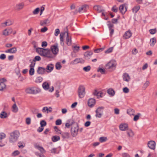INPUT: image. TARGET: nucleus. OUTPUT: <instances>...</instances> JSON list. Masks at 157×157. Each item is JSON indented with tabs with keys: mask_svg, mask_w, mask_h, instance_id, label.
<instances>
[{
	"mask_svg": "<svg viewBox=\"0 0 157 157\" xmlns=\"http://www.w3.org/2000/svg\"><path fill=\"white\" fill-rule=\"evenodd\" d=\"M36 51L41 56L49 58H53L58 53V44H56L51 46V49L38 48L36 49Z\"/></svg>",
	"mask_w": 157,
	"mask_h": 157,
	"instance_id": "1",
	"label": "nucleus"
},
{
	"mask_svg": "<svg viewBox=\"0 0 157 157\" xmlns=\"http://www.w3.org/2000/svg\"><path fill=\"white\" fill-rule=\"evenodd\" d=\"M67 33V36L66 38V41L65 42H66V44L68 46H70L71 44V36H70L69 35L67 31H65V32L64 33H61L60 35V42L62 43H61V44H64L63 42V36L64 35L65 33Z\"/></svg>",
	"mask_w": 157,
	"mask_h": 157,
	"instance_id": "2",
	"label": "nucleus"
},
{
	"mask_svg": "<svg viewBox=\"0 0 157 157\" xmlns=\"http://www.w3.org/2000/svg\"><path fill=\"white\" fill-rule=\"evenodd\" d=\"M40 92L41 90L38 87L35 86L29 87L25 89V92L28 94H36Z\"/></svg>",
	"mask_w": 157,
	"mask_h": 157,
	"instance_id": "3",
	"label": "nucleus"
},
{
	"mask_svg": "<svg viewBox=\"0 0 157 157\" xmlns=\"http://www.w3.org/2000/svg\"><path fill=\"white\" fill-rule=\"evenodd\" d=\"M9 137V141L10 143H14L16 142L18 139L20 133L18 131L16 130L10 133Z\"/></svg>",
	"mask_w": 157,
	"mask_h": 157,
	"instance_id": "4",
	"label": "nucleus"
},
{
	"mask_svg": "<svg viewBox=\"0 0 157 157\" xmlns=\"http://www.w3.org/2000/svg\"><path fill=\"white\" fill-rule=\"evenodd\" d=\"M117 63L116 61L114 60H112L109 62L106 65V68L111 70H114L116 66Z\"/></svg>",
	"mask_w": 157,
	"mask_h": 157,
	"instance_id": "5",
	"label": "nucleus"
},
{
	"mask_svg": "<svg viewBox=\"0 0 157 157\" xmlns=\"http://www.w3.org/2000/svg\"><path fill=\"white\" fill-rule=\"evenodd\" d=\"M85 88L83 86H80L78 89V94L79 97L82 98H83L85 95Z\"/></svg>",
	"mask_w": 157,
	"mask_h": 157,
	"instance_id": "6",
	"label": "nucleus"
},
{
	"mask_svg": "<svg viewBox=\"0 0 157 157\" xmlns=\"http://www.w3.org/2000/svg\"><path fill=\"white\" fill-rule=\"evenodd\" d=\"M104 108L103 107H98L97 109L95 111L96 114L95 116L96 117L98 118L101 117Z\"/></svg>",
	"mask_w": 157,
	"mask_h": 157,
	"instance_id": "7",
	"label": "nucleus"
},
{
	"mask_svg": "<svg viewBox=\"0 0 157 157\" xmlns=\"http://www.w3.org/2000/svg\"><path fill=\"white\" fill-rule=\"evenodd\" d=\"M78 129V127L77 125L75 127H72L71 128V133L73 137H75L77 136Z\"/></svg>",
	"mask_w": 157,
	"mask_h": 157,
	"instance_id": "8",
	"label": "nucleus"
},
{
	"mask_svg": "<svg viewBox=\"0 0 157 157\" xmlns=\"http://www.w3.org/2000/svg\"><path fill=\"white\" fill-rule=\"evenodd\" d=\"M85 62V61L82 58H77L74 60L71 61V64H76L79 63H83Z\"/></svg>",
	"mask_w": 157,
	"mask_h": 157,
	"instance_id": "9",
	"label": "nucleus"
},
{
	"mask_svg": "<svg viewBox=\"0 0 157 157\" xmlns=\"http://www.w3.org/2000/svg\"><path fill=\"white\" fill-rule=\"evenodd\" d=\"M126 6V4H124L120 5L119 6V10L122 14H124L127 10V7Z\"/></svg>",
	"mask_w": 157,
	"mask_h": 157,
	"instance_id": "10",
	"label": "nucleus"
},
{
	"mask_svg": "<svg viewBox=\"0 0 157 157\" xmlns=\"http://www.w3.org/2000/svg\"><path fill=\"white\" fill-rule=\"evenodd\" d=\"M59 133L62 137L64 139H68L70 137V134L69 133L67 132H63L60 130H59L58 132Z\"/></svg>",
	"mask_w": 157,
	"mask_h": 157,
	"instance_id": "11",
	"label": "nucleus"
},
{
	"mask_svg": "<svg viewBox=\"0 0 157 157\" xmlns=\"http://www.w3.org/2000/svg\"><path fill=\"white\" fill-rule=\"evenodd\" d=\"M88 6L86 5H84L82 6L81 7L79 8L78 10V12L80 13L83 12H85L86 11V10L88 8Z\"/></svg>",
	"mask_w": 157,
	"mask_h": 157,
	"instance_id": "12",
	"label": "nucleus"
},
{
	"mask_svg": "<svg viewBox=\"0 0 157 157\" xmlns=\"http://www.w3.org/2000/svg\"><path fill=\"white\" fill-rule=\"evenodd\" d=\"M13 20L8 19L5 22L2 23V24L3 27H5L6 26H10L13 24Z\"/></svg>",
	"mask_w": 157,
	"mask_h": 157,
	"instance_id": "13",
	"label": "nucleus"
},
{
	"mask_svg": "<svg viewBox=\"0 0 157 157\" xmlns=\"http://www.w3.org/2000/svg\"><path fill=\"white\" fill-rule=\"evenodd\" d=\"M96 101L94 98H90L88 101V105L91 108L93 107L95 104Z\"/></svg>",
	"mask_w": 157,
	"mask_h": 157,
	"instance_id": "14",
	"label": "nucleus"
},
{
	"mask_svg": "<svg viewBox=\"0 0 157 157\" xmlns=\"http://www.w3.org/2000/svg\"><path fill=\"white\" fill-rule=\"evenodd\" d=\"M148 147L151 149H154L155 147V143L154 141H149L147 143Z\"/></svg>",
	"mask_w": 157,
	"mask_h": 157,
	"instance_id": "15",
	"label": "nucleus"
},
{
	"mask_svg": "<svg viewBox=\"0 0 157 157\" xmlns=\"http://www.w3.org/2000/svg\"><path fill=\"white\" fill-rule=\"evenodd\" d=\"M17 51V48L14 47L6 50L5 52L6 53H15Z\"/></svg>",
	"mask_w": 157,
	"mask_h": 157,
	"instance_id": "16",
	"label": "nucleus"
},
{
	"mask_svg": "<svg viewBox=\"0 0 157 157\" xmlns=\"http://www.w3.org/2000/svg\"><path fill=\"white\" fill-rule=\"evenodd\" d=\"M123 80L127 82H128L130 79V77L129 75L127 73H124L123 75Z\"/></svg>",
	"mask_w": 157,
	"mask_h": 157,
	"instance_id": "17",
	"label": "nucleus"
},
{
	"mask_svg": "<svg viewBox=\"0 0 157 157\" xmlns=\"http://www.w3.org/2000/svg\"><path fill=\"white\" fill-rule=\"evenodd\" d=\"M45 69L43 67H39L37 72L38 74H43L45 72Z\"/></svg>",
	"mask_w": 157,
	"mask_h": 157,
	"instance_id": "18",
	"label": "nucleus"
},
{
	"mask_svg": "<svg viewBox=\"0 0 157 157\" xmlns=\"http://www.w3.org/2000/svg\"><path fill=\"white\" fill-rule=\"evenodd\" d=\"M34 147L35 148H37L42 153H45V151L44 148L42 147L39 146L38 144H36L34 145Z\"/></svg>",
	"mask_w": 157,
	"mask_h": 157,
	"instance_id": "19",
	"label": "nucleus"
},
{
	"mask_svg": "<svg viewBox=\"0 0 157 157\" xmlns=\"http://www.w3.org/2000/svg\"><path fill=\"white\" fill-rule=\"evenodd\" d=\"M24 6V3H20L16 5V9L18 10H20L23 8Z\"/></svg>",
	"mask_w": 157,
	"mask_h": 157,
	"instance_id": "20",
	"label": "nucleus"
},
{
	"mask_svg": "<svg viewBox=\"0 0 157 157\" xmlns=\"http://www.w3.org/2000/svg\"><path fill=\"white\" fill-rule=\"evenodd\" d=\"M92 54V52L91 51H87L85 52L84 54L85 59H87L88 58H89Z\"/></svg>",
	"mask_w": 157,
	"mask_h": 157,
	"instance_id": "21",
	"label": "nucleus"
},
{
	"mask_svg": "<svg viewBox=\"0 0 157 157\" xmlns=\"http://www.w3.org/2000/svg\"><path fill=\"white\" fill-rule=\"evenodd\" d=\"M6 137V135L4 133L2 132L0 133V146L2 147L3 146L2 142V140L5 138Z\"/></svg>",
	"mask_w": 157,
	"mask_h": 157,
	"instance_id": "22",
	"label": "nucleus"
},
{
	"mask_svg": "<svg viewBox=\"0 0 157 157\" xmlns=\"http://www.w3.org/2000/svg\"><path fill=\"white\" fill-rule=\"evenodd\" d=\"M128 126L126 124H121L119 126V128L121 131H125L128 128Z\"/></svg>",
	"mask_w": 157,
	"mask_h": 157,
	"instance_id": "23",
	"label": "nucleus"
},
{
	"mask_svg": "<svg viewBox=\"0 0 157 157\" xmlns=\"http://www.w3.org/2000/svg\"><path fill=\"white\" fill-rule=\"evenodd\" d=\"M50 23V21L48 19H46L43 21H41L40 25L41 26H44L45 25L49 24Z\"/></svg>",
	"mask_w": 157,
	"mask_h": 157,
	"instance_id": "24",
	"label": "nucleus"
},
{
	"mask_svg": "<svg viewBox=\"0 0 157 157\" xmlns=\"http://www.w3.org/2000/svg\"><path fill=\"white\" fill-rule=\"evenodd\" d=\"M132 36V33L130 31L126 32L124 34V37L125 39H128L130 38Z\"/></svg>",
	"mask_w": 157,
	"mask_h": 157,
	"instance_id": "25",
	"label": "nucleus"
},
{
	"mask_svg": "<svg viewBox=\"0 0 157 157\" xmlns=\"http://www.w3.org/2000/svg\"><path fill=\"white\" fill-rule=\"evenodd\" d=\"M54 68V66L52 64H48L46 67L45 69L49 71H48V72H51L52 71Z\"/></svg>",
	"mask_w": 157,
	"mask_h": 157,
	"instance_id": "26",
	"label": "nucleus"
},
{
	"mask_svg": "<svg viewBox=\"0 0 157 157\" xmlns=\"http://www.w3.org/2000/svg\"><path fill=\"white\" fill-rule=\"evenodd\" d=\"M42 86L44 90H47L49 89L50 85L48 82H45L43 83Z\"/></svg>",
	"mask_w": 157,
	"mask_h": 157,
	"instance_id": "27",
	"label": "nucleus"
},
{
	"mask_svg": "<svg viewBox=\"0 0 157 157\" xmlns=\"http://www.w3.org/2000/svg\"><path fill=\"white\" fill-rule=\"evenodd\" d=\"M47 111V113H51L52 112V108L51 107H49L48 108L47 107H44L42 109V111L45 112Z\"/></svg>",
	"mask_w": 157,
	"mask_h": 157,
	"instance_id": "28",
	"label": "nucleus"
},
{
	"mask_svg": "<svg viewBox=\"0 0 157 157\" xmlns=\"http://www.w3.org/2000/svg\"><path fill=\"white\" fill-rule=\"evenodd\" d=\"M156 43V39L155 37H153L150 40V45L151 46H153Z\"/></svg>",
	"mask_w": 157,
	"mask_h": 157,
	"instance_id": "29",
	"label": "nucleus"
},
{
	"mask_svg": "<svg viewBox=\"0 0 157 157\" xmlns=\"http://www.w3.org/2000/svg\"><path fill=\"white\" fill-rule=\"evenodd\" d=\"M0 117L1 118H5L7 117V113L5 111H2L0 114Z\"/></svg>",
	"mask_w": 157,
	"mask_h": 157,
	"instance_id": "30",
	"label": "nucleus"
},
{
	"mask_svg": "<svg viewBox=\"0 0 157 157\" xmlns=\"http://www.w3.org/2000/svg\"><path fill=\"white\" fill-rule=\"evenodd\" d=\"M6 88V85L4 82L0 83V90L2 91Z\"/></svg>",
	"mask_w": 157,
	"mask_h": 157,
	"instance_id": "31",
	"label": "nucleus"
},
{
	"mask_svg": "<svg viewBox=\"0 0 157 157\" xmlns=\"http://www.w3.org/2000/svg\"><path fill=\"white\" fill-rule=\"evenodd\" d=\"M140 9V6H136L132 9V11L133 13H136Z\"/></svg>",
	"mask_w": 157,
	"mask_h": 157,
	"instance_id": "32",
	"label": "nucleus"
},
{
	"mask_svg": "<svg viewBox=\"0 0 157 157\" xmlns=\"http://www.w3.org/2000/svg\"><path fill=\"white\" fill-rule=\"evenodd\" d=\"M127 134L130 137H132L134 136V133L132 130L130 129L127 132Z\"/></svg>",
	"mask_w": 157,
	"mask_h": 157,
	"instance_id": "33",
	"label": "nucleus"
},
{
	"mask_svg": "<svg viewBox=\"0 0 157 157\" xmlns=\"http://www.w3.org/2000/svg\"><path fill=\"white\" fill-rule=\"evenodd\" d=\"M108 93L112 96H113L114 95L115 92L114 90L112 89H109L107 90Z\"/></svg>",
	"mask_w": 157,
	"mask_h": 157,
	"instance_id": "34",
	"label": "nucleus"
},
{
	"mask_svg": "<svg viewBox=\"0 0 157 157\" xmlns=\"http://www.w3.org/2000/svg\"><path fill=\"white\" fill-rule=\"evenodd\" d=\"M94 9L98 12H101L102 11V10L101 9V7L99 6H94Z\"/></svg>",
	"mask_w": 157,
	"mask_h": 157,
	"instance_id": "35",
	"label": "nucleus"
},
{
	"mask_svg": "<svg viewBox=\"0 0 157 157\" xmlns=\"http://www.w3.org/2000/svg\"><path fill=\"white\" fill-rule=\"evenodd\" d=\"M60 140V137L59 136H55L52 137V141L53 142H56Z\"/></svg>",
	"mask_w": 157,
	"mask_h": 157,
	"instance_id": "36",
	"label": "nucleus"
},
{
	"mask_svg": "<svg viewBox=\"0 0 157 157\" xmlns=\"http://www.w3.org/2000/svg\"><path fill=\"white\" fill-rule=\"evenodd\" d=\"M18 111V108L16 104L15 103L12 106V111L14 113H16Z\"/></svg>",
	"mask_w": 157,
	"mask_h": 157,
	"instance_id": "37",
	"label": "nucleus"
},
{
	"mask_svg": "<svg viewBox=\"0 0 157 157\" xmlns=\"http://www.w3.org/2000/svg\"><path fill=\"white\" fill-rule=\"evenodd\" d=\"M134 110L132 109H129L127 110V113L130 115H133Z\"/></svg>",
	"mask_w": 157,
	"mask_h": 157,
	"instance_id": "38",
	"label": "nucleus"
},
{
	"mask_svg": "<svg viewBox=\"0 0 157 157\" xmlns=\"http://www.w3.org/2000/svg\"><path fill=\"white\" fill-rule=\"evenodd\" d=\"M56 68L57 70H60L62 68V66L60 62H57L56 64Z\"/></svg>",
	"mask_w": 157,
	"mask_h": 157,
	"instance_id": "39",
	"label": "nucleus"
},
{
	"mask_svg": "<svg viewBox=\"0 0 157 157\" xmlns=\"http://www.w3.org/2000/svg\"><path fill=\"white\" fill-rule=\"evenodd\" d=\"M40 124L41 127H44L46 125L47 123L44 120H42L40 121Z\"/></svg>",
	"mask_w": 157,
	"mask_h": 157,
	"instance_id": "40",
	"label": "nucleus"
},
{
	"mask_svg": "<svg viewBox=\"0 0 157 157\" xmlns=\"http://www.w3.org/2000/svg\"><path fill=\"white\" fill-rule=\"evenodd\" d=\"M149 82L148 81H146L145 83L143 86V88L144 90H145L147 87L149 86Z\"/></svg>",
	"mask_w": 157,
	"mask_h": 157,
	"instance_id": "41",
	"label": "nucleus"
},
{
	"mask_svg": "<svg viewBox=\"0 0 157 157\" xmlns=\"http://www.w3.org/2000/svg\"><path fill=\"white\" fill-rule=\"evenodd\" d=\"M43 80V78L41 77H38L36 78V83H40Z\"/></svg>",
	"mask_w": 157,
	"mask_h": 157,
	"instance_id": "42",
	"label": "nucleus"
},
{
	"mask_svg": "<svg viewBox=\"0 0 157 157\" xmlns=\"http://www.w3.org/2000/svg\"><path fill=\"white\" fill-rule=\"evenodd\" d=\"M107 140V138L106 137H101L100 138L99 140L102 143L106 141Z\"/></svg>",
	"mask_w": 157,
	"mask_h": 157,
	"instance_id": "43",
	"label": "nucleus"
},
{
	"mask_svg": "<svg viewBox=\"0 0 157 157\" xmlns=\"http://www.w3.org/2000/svg\"><path fill=\"white\" fill-rule=\"evenodd\" d=\"M2 34L5 36H7L9 35L7 29H5L3 31Z\"/></svg>",
	"mask_w": 157,
	"mask_h": 157,
	"instance_id": "44",
	"label": "nucleus"
},
{
	"mask_svg": "<svg viewBox=\"0 0 157 157\" xmlns=\"http://www.w3.org/2000/svg\"><path fill=\"white\" fill-rule=\"evenodd\" d=\"M141 115V114L140 113H138L136 115H135L133 118V120L135 121H136L138 120L139 119L140 116Z\"/></svg>",
	"mask_w": 157,
	"mask_h": 157,
	"instance_id": "45",
	"label": "nucleus"
},
{
	"mask_svg": "<svg viewBox=\"0 0 157 157\" xmlns=\"http://www.w3.org/2000/svg\"><path fill=\"white\" fill-rule=\"evenodd\" d=\"M26 123L27 125H29L31 124V119L30 117H27L26 119Z\"/></svg>",
	"mask_w": 157,
	"mask_h": 157,
	"instance_id": "46",
	"label": "nucleus"
},
{
	"mask_svg": "<svg viewBox=\"0 0 157 157\" xmlns=\"http://www.w3.org/2000/svg\"><path fill=\"white\" fill-rule=\"evenodd\" d=\"M113 50V47H110L105 52V53H109L112 52Z\"/></svg>",
	"mask_w": 157,
	"mask_h": 157,
	"instance_id": "47",
	"label": "nucleus"
},
{
	"mask_svg": "<svg viewBox=\"0 0 157 157\" xmlns=\"http://www.w3.org/2000/svg\"><path fill=\"white\" fill-rule=\"evenodd\" d=\"M29 75H34V68H30L29 71Z\"/></svg>",
	"mask_w": 157,
	"mask_h": 157,
	"instance_id": "48",
	"label": "nucleus"
},
{
	"mask_svg": "<svg viewBox=\"0 0 157 157\" xmlns=\"http://www.w3.org/2000/svg\"><path fill=\"white\" fill-rule=\"evenodd\" d=\"M104 49L103 48H97L94 50V52L95 53H99L102 51Z\"/></svg>",
	"mask_w": 157,
	"mask_h": 157,
	"instance_id": "49",
	"label": "nucleus"
},
{
	"mask_svg": "<svg viewBox=\"0 0 157 157\" xmlns=\"http://www.w3.org/2000/svg\"><path fill=\"white\" fill-rule=\"evenodd\" d=\"M91 67L90 66L85 67L83 68V70L85 71H89Z\"/></svg>",
	"mask_w": 157,
	"mask_h": 157,
	"instance_id": "50",
	"label": "nucleus"
},
{
	"mask_svg": "<svg viewBox=\"0 0 157 157\" xmlns=\"http://www.w3.org/2000/svg\"><path fill=\"white\" fill-rule=\"evenodd\" d=\"M40 11V8H36L33 11V13L34 14H38Z\"/></svg>",
	"mask_w": 157,
	"mask_h": 157,
	"instance_id": "51",
	"label": "nucleus"
},
{
	"mask_svg": "<svg viewBox=\"0 0 157 157\" xmlns=\"http://www.w3.org/2000/svg\"><path fill=\"white\" fill-rule=\"evenodd\" d=\"M98 71L100 72L101 74H104L105 72V70L104 69L100 68L98 69Z\"/></svg>",
	"mask_w": 157,
	"mask_h": 157,
	"instance_id": "52",
	"label": "nucleus"
},
{
	"mask_svg": "<svg viewBox=\"0 0 157 157\" xmlns=\"http://www.w3.org/2000/svg\"><path fill=\"white\" fill-rule=\"evenodd\" d=\"M74 48L73 50L75 52H76L78 51L79 48V46L75 45L74 47Z\"/></svg>",
	"mask_w": 157,
	"mask_h": 157,
	"instance_id": "53",
	"label": "nucleus"
},
{
	"mask_svg": "<svg viewBox=\"0 0 157 157\" xmlns=\"http://www.w3.org/2000/svg\"><path fill=\"white\" fill-rule=\"evenodd\" d=\"M41 58L39 56H36L35 57L33 60L34 61H39L41 60Z\"/></svg>",
	"mask_w": 157,
	"mask_h": 157,
	"instance_id": "54",
	"label": "nucleus"
},
{
	"mask_svg": "<svg viewBox=\"0 0 157 157\" xmlns=\"http://www.w3.org/2000/svg\"><path fill=\"white\" fill-rule=\"evenodd\" d=\"M20 154V152L19 151L16 150L14 151L12 153V155L14 156H15L17 155H18Z\"/></svg>",
	"mask_w": 157,
	"mask_h": 157,
	"instance_id": "55",
	"label": "nucleus"
},
{
	"mask_svg": "<svg viewBox=\"0 0 157 157\" xmlns=\"http://www.w3.org/2000/svg\"><path fill=\"white\" fill-rule=\"evenodd\" d=\"M108 24H107V25L108 26L109 29H112V28L113 26V25L111 23L110 21H108Z\"/></svg>",
	"mask_w": 157,
	"mask_h": 157,
	"instance_id": "56",
	"label": "nucleus"
},
{
	"mask_svg": "<svg viewBox=\"0 0 157 157\" xmlns=\"http://www.w3.org/2000/svg\"><path fill=\"white\" fill-rule=\"evenodd\" d=\"M111 10L113 12L116 13L118 11V9L116 6H114L112 8Z\"/></svg>",
	"mask_w": 157,
	"mask_h": 157,
	"instance_id": "57",
	"label": "nucleus"
},
{
	"mask_svg": "<svg viewBox=\"0 0 157 157\" xmlns=\"http://www.w3.org/2000/svg\"><path fill=\"white\" fill-rule=\"evenodd\" d=\"M62 124V121L61 119H58L56 122V124L57 125H60Z\"/></svg>",
	"mask_w": 157,
	"mask_h": 157,
	"instance_id": "58",
	"label": "nucleus"
},
{
	"mask_svg": "<svg viewBox=\"0 0 157 157\" xmlns=\"http://www.w3.org/2000/svg\"><path fill=\"white\" fill-rule=\"evenodd\" d=\"M60 33V31L59 29H56L55 30V33L54 35L55 36H57Z\"/></svg>",
	"mask_w": 157,
	"mask_h": 157,
	"instance_id": "59",
	"label": "nucleus"
},
{
	"mask_svg": "<svg viewBox=\"0 0 157 157\" xmlns=\"http://www.w3.org/2000/svg\"><path fill=\"white\" fill-rule=\"evenodd\" d=\"M123 90V92L125 93H128L129 91V89L127 87L124 88Z\"/></svg>",
	"mask_w": 157,
	"mask_h": 157,
	"instance_id": "60",
	"label": "nucleus"
},
{
	"mask_svg": "<svg viewBox=\"0 0 157 157\" xmlns=\"http://www.w3.org/2000/svg\"><path fill=\"white\" fill-rule=\"evenodd\" d=\"M149 32L151 34H154L156 33V30L155 29H151L150 30Z\"/></svg>",
	"mask_w": 157,
	"mask_h": 157,
	"instance_id": "61",
	"label": "nucleus"
},
{
	"mask_svg": "<svg viewBox=\"0 0 157 157\" xmlns=\"http://www.w3.org/2000/svg\"><path fill=\"white\" fill-rule=\"evenodd\" d=\"M48 45V43L46 41H43L42 43L41 46L42 47L45 48Z\"/></svg>",
	"mask_w": 157,
	"mask_h": 157,
	"instance_id": "62",
	"label": "nucleus"
},
{
	"mask_svg": "<svg viewBox=\"0 0 157 157\" xmlns=\"http://www.w3.org/2000/svg\"><path fill=\"white\" fill-rule=\"evenodd\" d=\"M6 58V55L4 54H1L0 56V59L2 60H4Z\"/></svg>",
	"mask_w": 157,
	"mask_h": 157,
	"instance_id": "63",
	"label": "nucleus"
},
{
	"mask_svg": "<svg viewBox=\"0 0 157 157\" xmlns=\"http://www.w3.org/2000/svg\"><path fill=\"white\" fill-rule=\"evenodd\" d=\"M122 155L123 157H130V156L129 154L126 153H122Z\"/></svg>",
	"mask_w": 157,
	"mask_h": 157,
	"instance_id": "64",
	"label": "nucleus"
}]
</instances>
